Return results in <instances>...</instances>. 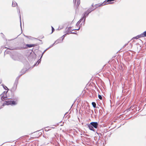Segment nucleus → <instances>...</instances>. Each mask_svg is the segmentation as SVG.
<instances>
[{"label":"nucleus","instance_id":"1","mask_svg":"<svg viewBox=\"0 0 146 146\" xmlns=\"http://www.w3.org/2000/svg\"><path fill=\"white\" fill-rule=\"evenodd\" d=\"M83 20V18H81L80 20L77 23L76 25V26L77 27V28H76L75 29H71V27H70L68 28V30L69 31L71 32L74 30H78L80 28V26H81L82 24L83 23V22L82 21L81 23V21Z\"/></svg>","mask_w":146,"mask_h":146},{"label":"nucleus","instance_id":"2","mask_svg":"<svg viewBox=\"0 0 146 146\" xmlns=\"http://www.w3.org/2000/svg\"><path fill=\"white\" fill-rule=\"evenodd\" d=\"M7 93L5 92V91H4L3 92V93L0 96V97H1V100L4 101L5 100H7L8 99L7 98V97L6 96V93Z\"/></svg>","mask_w":146,"mask_h":146},{"label":"nucleus","instance_id":"3","mask_svg":"<svg viewBox=\"0 0 146 146\" xmlns=\"http://www.w3.org/2000/svg\"><path fill=\"white\" fill-rule=\"evenodd\" d=\"M92 11V9H88L87 11H86V12H85L84 13V15L83 17L82 18H83V19H84V21L86 19V17L88 15V14L90 13Z\"/></svg>","mask_w":146,"mask_h":146},{"label":"nucleus","instance_id":"4","mask_svg":"<svg viewBox=\"0 0 146 146\" xmlns=\"http://www.w3.org/2000/svg\"><path fill=\"white\" fill-rule=\"evenodd\" d=\"M7 105H15L17 103L13 100H8L6 101V104Z\"/></svg>","mask_w":146,"mask_h":146},{"label":"nucleus","instance_id":"5","mask_svg":"<svg viewBox=\"0 0 146 146\" xmlns=\"http://www.w3.org/2000/svg\"><path fill=\"white\" fill-rule=\"evenodd\" d=\"M38 45V44H26L25 45L26 47L25 48H31L33 47L36 46Z\"/></svg>","mask_w":146,"mask_h":146},{"label":"nucleus","instance_id":"6","mask_svg":"<svg viewBox=\"0 0 146 146\" xmlns=\"http://www.w3.org/2000/svg\"><path fill=\"white\" fill-rule=\"evenodd\" d=\"M73 2L74 3L75 6L77 8L79 6L80 3V0H74Z\"/></svg>","mask_w":146,"mask_h":146},{"label":"nucleus","instance_id":"7","mask_svg":"<svg viewBox=\"0 0 146 146\" xmlns=\"http://www.w3.org/2000/svg\"><path fill=\"white\" fill-rule=\"evenodd\" d=\"M90 124L94 127L95 128H97L98 127V124L97 122H92L90 123Z\"/></svg>","mask_w":146,"mask_h":146},{"label":"nucleus","instance_id":"8","mask_svg":"<svg viewBox=\"0 0 146 146\" xmlns=\"http://www.w3.org/2000/svg\"><path fill=\"white\" fill-rule=\"evenodd\" d=\"M30 69V68H29L28 69L27 68H26L25 69H23L21 72V73H22V74H21L20 75V76H21L22 75L25 73L26 71L27 70Z\"/></svg>","mask_w":146,"mask_h":146},{"label":"nucleus","instance_id":"9","mask_svg":"<svg viewBox=\"0 0 146 146\" xmlns=\"http://www.w3.org/2000/svg\"><path fill=\"white\" fill-rule=\"evenodd\" d=\"M17 84H15V83H14L13 87L11 89L12 91H14L16 90Z\"/></svg>","mask_w":146,"mask_h":146},{"label":"nucleus","instance_id":"10","mask_svg":"<svg viewBox=\"0 0 146 146\" xmlns=\"http://www.w3.org/2000/svg\"><path fill=\"white\" fill-rule=\"evenodd\" d=\"M88 127L89 129L93 131H95V129H94L93 128V127L90 124H89L88 125Z\"/></svg>","mask_w":146,"mask_h":146},{"label":"nucleus","instance_id":"11","mask_svg":"<svg viewBox=\"0 0 146 146\" xmlns=\"http://www.w3.org/2000/svg\"><path fill=\"white\" fill-rule=\"evenodd\" d=\"M21 76H20V75H19V76H18L16 78V80H15V84H17V83H18V80L19 79V78H20V77Z\"/></svg>","mask_w":146,"mask_h":146},{"label":"nucleus","instance_id":"12","mask_svg":"<svg viewBox=\"0 0 146 146\" xmlns=\"http://www.w3.org/2000/svg\"><path fill=\"white\" fill-rule=\"evenodd\" d=\"M92 105L94 108H96V104L95 102H92Z\"/></svg>","mask_w":146,"mask_h":146},{"label":"nucleus","instance_id":"13","mask_svg":"<svg viewBox=\"0 0 146 146\" xmlns=\"http://www.w3.org/2000/svg\"><path fill=\"white\" fill-rule=\"evenodd\" d=\"M137 36V37L138 38H140L141 37H143V36L142 33L141 35H138Z\"/></svg>","mask_w":146,"mask_h":146},{"label":"nucleus","instance_id":"14","mask_svg":"<svg viewBox=\"0 0 146 146\" xmlns=\"http://www.w3.org/2000/svg\"><path fill=\"white\" fill-rule=\"evenodd\" d=\"M142 34L143 37H146V31L144 32Z\"/></svg>","mask_w":146,"mask_h":146},{"label":"nucleus","instance_id":"15","mask_svg":"<svg viewBox=\"0 0 146 146\" xmlns=\"http://www.w3.org/2000/svg\"><path fill=\"white\" fill-rule=\"evenodd\" d=\"M41 60L40 59H39L37 62L36 64H39L40 63Z\"/></svg>","mask_w":146,"mask_h":146},{"label":"nucleus","instance_id":"16","mask_svg":"<svg viewBox=\"0 0 146 146\" xmlns=\"http://www.w3.org/2000/svg\"><path fill=\"white\" fill-rule=\"evenodd\" d=\"M3 87L6 90H8V88L6 86H3Z\"/></svg>","mask_w":146,"mask_h":146},{"label":"nucleus","instance_id":"17","mask_svg":"<svg viewBox=\"0 0 146 146\" xmlns=\"http://www.w3.org/2000/svg\"><path fill=\"white\" fill-rule=\"evenodd\" d=\"M98 96L99 99L100 100L102 99V97L100 95H99Z\"/></svg>","mask_w":146,"mask_h":146},{"label":"nucleus","instance_id":"18","mask_svg":"<svg viewBox=\"0 0 146 146\" xmlns=\"http://www.w3.org/2000/svg\"><path fill=\"white\" fill-rule=\"evenodd\" d=\"M52 33L54 31V29L53 28V27H52Z\"/></svg>","mask_w":146,"mask_h":146},{"label":"nucleus","instance_id":"19","mask_svg":"<svg viewBox=\"0 0 146 146\" xmlns=\"http://www.w3.org/2000/svg\"><path fill=\"white\" fill-rule=\"evenodd\" d=\"M133 39H137L138 38L137 37V36H136V37H133Z\"/></svg>","mask_w":146,"mask_h":146},{"label":"nucleus","instance_id":"20","mask_svg":"<svg viewBox=\"0 0 146 146\" xmlns=\"http://www.w3.org/2000/svg\"><path fill=\"white\" fill-rule=\"evenodd\" d=\"M26 65H27V66H26V67H28L29 66V64H26Z\"/></svg>","mask_w":146,"mask_h":146},{"label":"nucleus","instance_id":"21","mask_svg":"<svg viewBox=\"0 0 146 146\" xmlns=\"http://www.w3.org/2000/svg\"><path fill=\"white\" fill-rule=\"evenodd\" d=\"M66 34H65V35H63V38H64L65 37V36L66 35Z\"/></svg>","mask_w":146,"mask_h":146},{"label":"nucleus","instance_id":"22","mask_svg":"<svg viewBox=\"0 0 146 146\" xmlns=\"http://www.w3.org/2000/svg\"><path fill=\"white\" fill-rule=\"evenodd\" d=\"M36 65V64H34V65L33 66V67H32L31 68H33V67H34V66H35Z\"/></svg>","mask_w":146,"mask_h":146},{"label":"nucleus","instance_id":"23","mask_svg":"<svg viewBox=\"0 0 146 146\" xmlns=\"http://www.w3.org/2000/svg\"><path fill=\"white\" fill-rule=\"evenodd\" d=\"M1 80H0V84L1 83Z\"/></svg>","mask_w":146,"mask_h":146}]
</instances>
